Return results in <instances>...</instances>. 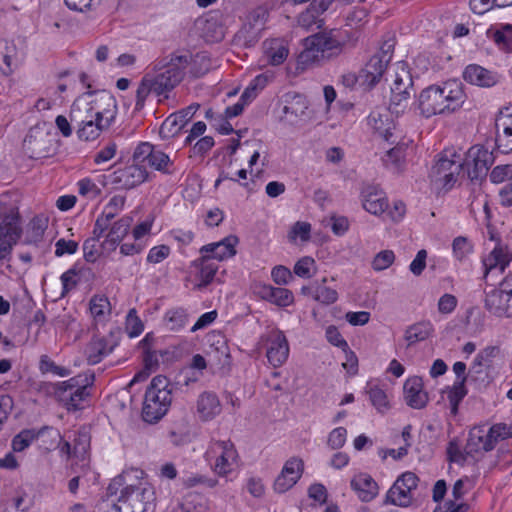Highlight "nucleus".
Wrapping results in <instances>:
<instances>
[{
  "label": "nucleus",
  "instance_id": "1",
  "mask_svg": "<svg viewBox=\"0 0 512 512\" xmlns=\"http://www.w3.org/2000/svg\"><path fill=\"white\" fill-rule=\"evenodd\" d=\"M192 61L189 51H176L156 60L153 66L155 74L147 73L138 85L135 109L144 107L150 93L167 99L168 94L183 81Z\"/></svg>",
  "mask_w": 512,
  "mask_h": 512
},
{
  "label": "nucleus",
  "instance_id": "2",
  "mask_svg": "<svg viewBox=\"0 0 512 512\" xmlns=\"http://www.w3.org/2000/svg\"><path fill=\"white\" fill-rule=\"evenodd\" d=\"M130 472H123L115 477L108 486L110 494L120 489L117 503L111 505L109 512H153L155 492L148 482L137 480L128 483Z\"/></svg>",
  "mask_w": 512,
  "mask_h": 512
},
{
  "label": "nucleus",
  "instance_id": "3",
  "mask_svg": "<svg viewBox=\"0 0 512 512\" xmlns=\"http://www.w3.org/2000/svg\"><path fill=\"white\" fill-rule=\"evenodd\" d=\"M464 101L461 82L449 80L423 89L418 97V108L422 116L429 118L453 113L462 107Z\"/></svg>",
  "mask_w": 512,
  "mask_h": 512
},
{
  "label": "nucleus",
  "instance_id": "4",
  "mask_svg": "<svg viewBox=\"0 0 512 512\" xmlns=\"http://www.w3.org/2000/svg\"><path fill=\"white\" fill-rule=\"evenodd\" d=\"M104 102L107 108L102 111L95 110L89 104L83 107L77 103L72 105L70 118L78 127L77 136L80 140H96L114 122L117 114L116 100L113 96L107 95Z\"/></svg>",
  "mask_w": 512,
  "mask_h": 512
},
{
  "label": "nucleus",
  "instance_id": "5",
  "mask_svg": "<svg viewBox=\"0 0 512 512\" xmlns=\"http://www.w3.org/2000/svg\"><path fill=\"white\" fill-rule=\"evenodd\" d=\"M173 385L162 375L155 376L148 385L142 407V418L153 424L161 420L172 403Z\"/></svg>",
  "mask_w": 512,
  "mask_h": 512
},
{
  "label": "nucleus",
  "instance_id": "6",
  "mask_svg": "<svg viewBox=\"0 0 512 512\" xmlns=\"http://www.w3.org/2000/svg\"><path fill=\"white\" fill-rule=\"evenodd\" d=\"M305 49L298 57V63L308 66L329 59L341 52L342 43L332 32L318 33L305 39Z\"/></svg>",
  "mask_w": 512,
  "mask_h": 512
},
{
  "label": "nucleus",
  "instance_id": "7",
  "mask_svg": "<svg viewBox=\"0 0 512 512\" xmlns=\"http://www.w3.org/2000/svg\"><path fill=\"white\" fill-rule=\"evenodd\" d=\"M482 429H474L469 434L465 451L467 454L484 450L492 451L499 441L512 437V424L497 423L492 425L486 434Z\"/></svg>",
  "mask_w": 512,
  "mask_h": 512
},
{
  "label": "nucleus",
  "instance_id": "8",
  "mask_svg": "<svg viewBox=\"0 0 512 512\" xmlns=\"http://www.w3.org/2000/svg\"><path fill=\"white\" fill-rule=\"evenodd\" d=\"M95 379L94 374L77 375L67 381L55 385V393L61 400H68L67 405L77 409L80 403L89 396V387Z\"/></svg>",
  "mask_w": 512,
  "mask_h": 512
},
{
  "label": "nucleus",
  "instance_id": "9",
  "mask_svg": "<svg viewBox=\"0 0 512 512\" xmlns=\"http://www.w3.org/2000/svg\"><path fill=\"white\" fill-rule=\"evenodd\" d=\"M463 169L468 177L474 180H482L488 174L489 168L494 163L493 153L482 145L472 146L466 153Z\"/></svg>",
  "mask_w": 512,
  "mask_h": 512
},
{
  "label": "nucleus",
  "instance_id": "10",
  "mask_svg": "<svg viewBox=\"0 0 512 512\" xmlns=\"http://www.w3.org/2000/svg\"><path fill=\"white\" fill-rule=\"evenodd\" d=\"M207 455L215 458L213 470L219 476H227L238 459L237 450L231 440L211 441Z\"/></svg>",
  "mask_w": 512,
  "mask_h": 512
},
{
  "label": "nucleus",
  "instance_id": "11",
  "mask_svg": "<svg viewBox=\"0 0 512 512\" xmlns=\"http://www.w3.org/2000/svg\"><path fill=\"white\" fill-rule=\"evenodd\" d=\"M419 478L413 472L401 474L386 494L385 504L407 507L412 502V491L418 486Z\"/></svg>",
  "mask_w": 512,
  "mask_h": 512
},
{
  "label": "nucleus",
  "instance_id": "12",
  "mask_svg": "<svg viewBox=\"0 0 512 512\" xmlns=\"http://www.w3.org/2000/svg\"><path fill=\"white\" fill-rule=\"evenodd\" d=\"M22 235L19 213L3 217L0 223V262L10 260L13 247Z\"/></svg>",
  "mask_w": 512,
  "mask_h": 512
},
{
  "label": "nucleus",
  "instance_id": "13",
  "mask_svg": "<svg viewBox=\"0 0 512 512\" xmlns=\"http://www.w3.org/2000/svg\"><path fill=\"white\" fill-rule=\"evenodd\" d=\"M395 79L391 87L390 108L396 113L397 107H405L411 94L414 92L413 80L410 72L406 70L404 64L398 66Z\"/></svg>",
  "mask_w": 512,
  "mask_h": 512
},
{
  "label": "nucleus",
  "instance_id": "14",
  "mask_svg": "<svg viewBox=\"0 0 512 512\" xmlns=\"http://www.w3.org/2000/svg\"><path fill=\"white\" fill-rule=\"evenodd\" d=\"M304 461L299 457L289 458L274 481L273 489L282 494L290 490L302 477Z\"/></svg>",
  "mask_w": 512,
  "mask_h": 512
},
{
  "label": "nucleus",
  "instance_id": "15",
  "mask_svg": "<svg viewBox=\"0 0 512 512\" xmlns=\"http://www.w3.org/2000/svg\"><path fill=\"white\" fill-rule=\"evenodd\" d=\"M147 176L145 167L132 164L115 170L110 176V182L116 189L129 190L143 183Z\"/></svg>",
  "mask_w": 512,
  "mask_h": 512
},
{
  "label": "nucleus",
  "instance_id": "16",
  "mask_svg": "<svg viewBox=\"0 0 512 512\" xmlns=\"http://www.w3.org/2000/svg\"><path fill=\"white\" fill-rule=\"evenodd\" d=\"M199 107L200 105L198 103H193L188 107L171 114L160 126V136L165 139L178 135L187 122L192 119Z\"/></svg>",
  "mask_w": 512,
  "mask_h": 512
},
{
  "label": "nucleus",
  "instance_id": "17",
  "mask_svg": "<svg viewBox=\"0 0 512 512\" xmlns=\"http://www.w3.org/2000/svg\"><path fill=\"white\" fill-rule=\"evenodd\" d=\"M461 170L464 169L460 157H458V160H451L447 156H441L432 167L431 175L436 181H442L444 187L451 188Z\"/></svg>",
  "mask_w": 512,
  "mask_h": 512
},
{
  "label": "nucleus",
  "instance_id": "18",
  "mask_svg": "<svg viewBox=\"0 0 512 512\" xmlns=\"http://www.w3.org/2000/svg\"><path fill=\"white\" fill-rule=\"evenodd\" d=\"M363 208L373 214L381 215L388 209V200L385 192L378 186L367 184L361 190Z\"/></svg>",
  "mask_w": 512,
  "mask_h": 512
},
{
  "label": "nucleus",
  "instance_id": "19",
  "mask_svg": "<svg viewBox=\"0 0 512 512\" xmlns=\"http://www.w3.org/2000/svg\"><path fill=\"white\" fill-rule=\"evenodd\" d=\"M510 108L500 111L495 121L496 145L502 153L512 152V118Z\"/></svg>",
  "mask_w": 512,
  "mask_h": 512
},
{
  "label": "nucleus",
  "instance_id": "20",
  "mask_svg": "<svg viewBox=\"0 0 512 512\" xmlns=\"http://www.w3.org/2000/svg\"><path fill=\"white\" fill-rule=\"evenodd\" d=\"M404 400L413 409H422L428 403V394L423 391V381L419 376L408 378L403 386Z\"/></svg>",
  "mask_w": 512,
  "mask_h": 512
},
{
  "label": "nucleus",
  "instance_id": "21",
  "mask_svg": "<svg viewBox=\"0 0 512 512\" xmlns=\"http://www.w3.org/2000/svg\"><path fill=\"white\" fill-rule=\"evenodd\" d=\"M239 239L235 235H228L221 241L204 245L200 249L202 255H209L210 260L215 259L223 261L227 258L233 257L236 254V245Z\"/></svg>",
  "mask_w": 512,
  "mask_h": 512
},
{
  "label": "nucleus",
  "instance_id": "22",
  "mask_svg": "<svg viewBox=\"0 0 512 512\" xmlns=\"http://www.w3.org/2000/svg\"><path fill=\"white\" fill-rule=\"evenodd\" d=\"M485 308L497 317L512 318L509 295L501 285L486 294Z\"/></svg>",
  "mask_w": 512,
  "mask_h": 512
},
{
  "label": "nucleus",
  "instance_id": "23",
  "mask_svg": "<svg viewBox=\"0 0 512 512\" xmlns=\"http://www.w3.org/2000/svg\"><path fill=\"white\" fill-rule=\"evenodd\" d=\"M132 221L131 217L124 216L115 221L112 225L110 224L108 228L109 231L104 241L101 243V248L107 253L115 251L120 242L128 234Z\"/></svg>",
  "mask_w": 512,
  "mask_h": 512
},
{
  "label": "nucleus",
  "instance_id": "24",
  "mask_svg": "<svg viewBox=\"0 0 512 512\" xmlns=\"http://www.w3.org/2000/svg\"><path fill=\"white\" fill-rule=\"evenodd\" d=\"M387 58L381 59L373 55L360 70V84L367 88H373L381 80L386 68Z\"/></svg>",
  "mask_w": 512,
  "mask_h": 512
},
{
  "label": "nucleus",
  "instance_id": "25",
  "mask_svg": "<svg viewBox=\"0 0 512 512\" xmlns=\"http://www.w3.org/2000/svg\"><path fill=\"white\" fill-rule=\"evenodd\" d=\"M351 489L356 493L362 502H370L379 492L376 481L367 473H359L355 475L350 482Z\"/></svg>",
  "mask_w": 512,
  "mask_h": 512
},
{
  "label": "nucleus",
  "instance_id": "26",
  "mask_svg": "<svg viewBox=\"0 0 512 512\" xmlns=\"http://www.w3.org/2000/svg\"><path fill=\"white\" fill-rule=\"evenodd\" d=\"M196 407L197 413L203 421L214 419L222 410L218 396L211 391H205L199 395Z\"/></svg>",
  "mask_w": 512,
  "mask_h": 512
},
{
  "label": "nucleus",
  "instance_id": "27",
  "mask_svg": "<svg viewBox=\"0 0 512 512\" xmlns=\"http://www.w3.org/2000/svg\"><path fill=\"white\" fill-rule=\"evenodd\" d=\"M289 345L285 335L281 332L276 333L267 349L266 356L268 361L274 366H281L288 358Z\"/></svg>",
  "mask_w": 512,
  "mask_h": 512
},
{
  "label": "nucleus",
  "instance_id": "28",
  "mask_svg": "<svg viewBox=\"0 0 512 512\" xmlns=\"http://www.w3.org/2000/svg\"><path fill=\"white\" fill-rule=\"evenodd\" d=\"M463 78L468 83L480 87H492L498 81L494 73L476 64L468 65L465 68Z\"/></svg>",
  "mask_w": 512,
  "mask_h": 512
},
{
  "label": "nucleus",
  "instance_id": "29",
  "mask_svg": "<svg viewBox=\"0 0 512 512\" xmlns=\"http://www.w3.org/2000/svg\"><path fill=\"white\" fill-rule=\"evenodd\" d=\"M259 296L279 307H287L294 301L293 293L282 287H273L271 285H262L258 290Z\"/></svg>",
  "mask_w": 512,
  "mask_h": 512
},
{
  "label": "nucleus",
  "instance_id": "30",
  "mask_svg": "<svg viewBox=\"0 0 512 512\" xmlns=\"http://www.w3.org/2000/svg\"><path fill=\"white\" fill-rule=\"evenodd\" d=\"M511 261L512 253L509 252L508 248L502 245H497L490 254L483 259L485 275L493 269H499L500 272H504L505 268Z\"/></svg>",
  "mask_w": 512,
  "mask_h": 512
},
{
  "label": "nucleus",
  "instance_id": "31",
  "mask_svg": "<svg viewBox=\"0 0 512 512\" xmlns=\"http://www.w3.org/2000/svg\"><path fill=\"white\" fill-rule=\"evenodd\" d=\"M50 431L55 434L56 437H58L60 440H62V437L60 433L57 430H54L52 427L49 426H43L39 430L35 429H24L21 432H19L17 435L14 436L12 439V448L15 452H22L27 447L30 446V444L43 435L45 432Z\"/></svg>",
  "mask_w": 512,
  "mask_h": 512
},
{
  "label": "nucleus",
  "instance_id": "32",
  "mask_svg": "<svg viewBox=\"0 0 512 512\" xmlns=\"http://www.w3.org/2000/svg\"><path fill=\"white\" fill-rule=\"evenodd\" d=\"M114 348L106 337L94 338L88 346L87 361L90 365L98 364L105 356L109 355Z\"/></svg>",
  "mask_w": 512,
  "mask_h": 512
},
{
  "label": "nucleus",
  "instance_id": "33",
  "mask_svg": "<svg viewBox=\"0 0 512 512\" xmlns=\"http://www.w3.org/2000/svg\"><path fill=\"white\" fill-rule=\"evenodd\" d=\"M432 332L433 325L428 321H421L409 326L404 334V339L407 341V347L426 340L431 336Z\"/></svg>",
  "mask_w": 512,
  "mask_h": 512
},
{
  "label": "nucleus",
  "instance_id": "34",
  "mask_svg": "<svg viewBox=\"0 0 512 512\" xmlns=\"http://www.w3.org/2000/svg\"><path fill=\"white\" fill-rule=\"evenodd\" d=\"M264 52L267 61L274 66L282 64L289 54L288 48L278 39L266 41L264 43Z\"/></svg>",
  "mask_w": 512,
  "mask_h": 512
},
{
  "label": "nucleus",
  "instance_id": "35",
  "mask_svg": "<svg viewBox=\"0 0 512 512\" xmlns=\"http://www.w3.org/2000/svg\"><path fill=\"white\" fill-rule=\"evenodd\" d=\"M194 265L200 267L198 273L200 283L197 284V288L202 289L213 281L218 266L210 261L209 255H202L198 260L194 261Z\"/></svg>",
  "mask_w": 512,
  "mask_h": 512
},
{
  "label": "nucleus",
  "instance_id": "36",
  "mask_svg": "<svg viewBox=\"0 0 512 512\" xmlns=\"http://www.w3.org/2000/svg\"><path fill=\"white\" fill-rule=\"evenodd\" d=\"M368 124L379 136L383 137L386 141H390L393 135V123L389 120L387 114L383 115L379 112L370 113L368 116Z\"/></svg>",
  "mask_w": 512,
  "mask_h": 512
},
{
  "label": "nucleus",
  "instance_id": "37",
  "mask_svg": "<svg viewBox=\"0 0 512 512\" xmlns=\"http://www.w3.org/2000/svg\"><path fill=\"white\" fill-rule=\"evenodd\" d=\"M43 135L35 128L30 129L29 133L23 141L25 152L31 158H41L45 156V149L42 148Z\"/></svg>",
  "mask_w": 512,
  "mask_h": 512
},
{
  "label": "nucleus",
  "instance_id": "38",
  "mask_svg": "<svg viewBox=\"0 0 512 512\" xmlns=\"http://www.w3.org/2000/svg\"><path fill=\"white\" fill-rule=\"evenodd\" d=\"M487 34L501 50L512 51V25L507 24L500 30H488Z\"/></svg>",
  "mask_w": 512,
  "mask_h": 512
},
{
  "label": "nucleus",
  "instance_id": "39",
  "mask_svg": "<svg viewBox=\"0 0 512 512\" xmlns=\"http://www.w3.org/2000/svg\"><path fill=\"white\" fill-rule=\"evenodd\" d=\"M500 350L497 346H487L481 350L474 359L470 372L482 373L484 365L489 366L492 359L499 354Z\"/></svg>",
  "mask_w": 512,
  "mask_h": 512
},
{
  "label": "nucleus",
  "instance_id": "40",
  "mask_svg": "<svg viewBox=\"0 0 512 512\" xmlns=\"http://www.w3.org/2000/svg\"><path fill=\"white\" fill-rule=\"evenodd\" d=\"M103 237V235H96L92 233V237L86 239L83 243V253L84 259L87 262L94 263L102 252H105L101 248V244L98 245L99 240Z\"/></svg>",
  "mask_w": 512,
  "mask_h": 512
},
{
  "label": "nucleus",
  "instance_id": "41",
  "mask_svg": "<svg viewBox=\"0 0 512 512\" xmlns=\"http://www.w3.org/2000/svg\"><path fill=\"white\" fill-rule=\"evenodd\" d=\"M320 13L310 4L308 8L302 12L298 17V24L309 30L316 26L320 28L322 26L323 20L320 19Z\"/></svg>",
  "mask_w": 512,
  "mask_h": 512
},
{
  "label": "nucleus",
  "instance_id": "42",
  "mask_svg": "<svg viewBox=\"0 0 512 512\" xmlns=\"http://www.w3.org/2000/svg\"><path fill=\"white\" fill-rule=\"evenodd\" d=\"M148 164L157 171H160L164 174H171V170L169 169L173 162L170 160L169 156L164 152L155 149L148 159Z\"/></svg>",
  "mask_w": 512,
  "mask_h": 512
},
{
  "label": "nucleus",
  "instance_id": "43",
  "mask_svg": "<svg viewBox=\"0 0 512 512\" xmlns=\"http://www.w3.org/2000/svg\"><path fill=\"white\" fill-rule=\"evenodd\" d=\"M73 457L84 460L90 448V436L86 431H78L73 439Z\"/></svg>",
  "mask_w": 512,
  "mask_h": 512
},
{
  "label": "nucleus",
  "instance_id": "44",
  "mask_svg": "<svg viewBox=\"0 0 512 512\" xmlns=\"http://www.w3.org/2000/svg\"><path fill=\"white\" fill-rule=\"evenodd\" d=\"M404 157L405 151L403 147L395 146L386 152L383 162L387 167L399 171L403 165Z\"/></svg>",
  "mask_w": 512,
  "mask_h": 512
},
{
  "label": "nucleus",
  "instance_id": "45",
  "mask_svg": "<svg viewBox=\"0 0 512 512\" xmlns=\"http://www.w3.org/2000/svg\"><path fill=\"white\" fill-rule=\"evenodd\" d=\"M366 392L369 395L371 404L380 412H383L388 408L387 395L376 385H367Z\"/></svg>",
  "mask_w": 512,
  "mask_h": 512
},
{
  "label": "nucleus",
  "instance_id": "46",
  "mask_svg": "<svg viewBox=\"0 0 512 512\" xmlns=\"http://www.w3.org/2000/svg\"><path fill=\"white\" fill-rule=\"evenodd\" d=\"M165 319L170 330L178 331L183 328L187 322L186 310L183 308L171 309L167 311Z\"/></svg>",
  "mask_w": 512,
  "mask_h": 512
},
{
  "label": "nucleus",
  "instance_id": "47",
  "mask_svg": "<svg viewBox=\"0 0 512 512\" xmlns=\"http://www.w3.org/2000/svg\"><path fill=\"white\" fill-rule=\"evenodd\" d=\"M312 298L324 305H330L337 301L338 293L335 289L317 284L313 290Z\"/></svg>",
  "mask_w": 512,
  "mask_h": 512
},
{
  "label": "nucleus",
  "instance_id": "48",
  "mask_svg": "<svg viewBox=\"0 0 512 512\" xmlns=\"http://www.w3.org/2000/svg\"><path fill=\"white\" fill-rule=\"evenodd\" d=\"M39 370L41 373H52L60 377H66L71 374L70 369L58 366L48 355H42L39 361Z\"/></svg>",
  "mask_w": 512,
  "mask_h": 512
},
{
  "label": "nucleus",
  "instance_id": "49",
  "mask_svg": "<svg viewBox=\"0 0 512 512\" xmlns=\"http://www.w3.org/2000/svg\"><path fill=\"white\" fill-rule=\"evenodd\" d=\"M118 213L110 210L105 206L103 212L97 217L92 233L96 235H104L105 231L110 227L111 221Z\"/></svg>",
  "mask_w": 512,
  "mask_h": 512
},
{
  "label": "nucleus",
  "instance_id": "50",
  "mask_svg": "<svg viewBox=\"0 0 512 512\" xmlns=\"http://www.w3.org/2000/svg\"><path fill=\"white\" fill-rule=\"evenodd\" d=\"M268 79V76L264 74L256 76L243 91V99H248L250 102L255 99L258 92L266 87Z\"/></svg>",
  "mask_w": 512,
  "mask_h": 512
},
{
  "label": "nucleus",
  "instance_id": "51",
  "mask_svg": "<svg viewBox=\"0 0 512 512\" xmlns=\"http://www.w3.org/2000/svg\"><path fill=\"white\" fill-rule=\"evenodd\" d=\"M208 342L211 347H214L216 353L218 354V360L222 361V358H229V348L226 343L225 337L221 333L213 332L208 336Z\"/></svg>",
  "mask_w": 512,
  "mask_h": 512
},
{
  "label": "nucleus",
  "instance_id": "52",
  "mask_svg": "<svg viewBox=\"0 0 512 512\" xmlns=\"http://www.w3.org/2000/svg\"><path fill=\"white\" fill-rule=\"evenodd\" d=\"M452 250L455 258L462 261L473 251V246L466 237L458 236L453 240Z\"/></svg>",
  "mask_w": 512,
  "mask_h": 512
},
{
  "label": "nucleus",
  "instance_id": "53",
  "mask_svg": "<svg viewBox=\"0 0 512 512\" xmlns=\"http://www.w3.org/2000/svg\"><path fill=\"white\" fill-rule=\"evenodd\" d=\"M395 260V254L392 250H382L377 253L372 261V268L375 271H383L390 267Z\"/></svg>",
  "mask_w": 512,
  "mask_h": 512
},
{
  "label": "nucleus",
  "instance_id": "54",
  "mask_svg": "<svg viewBox=\"0 0 512 512\" xmlns=\"http://www.w3.org/2000/svg\"><path fill=\"white\" fill-rule=\"evenodd\" d=\"M143 323L140 318L137 316V312L135 309L129 310L126 316V331L129 337H137L143 331Z\"/></svg>",
  "mask_w": 512,
  "mask_h": 512
},
{
  "label": "nucleus",
  "instance_id": "55",
  "mask_svg": "<svg viewBox=\"0 0 512 512\" xmlns=\"http://www.w3.org/2000/svg\"><path fill=\"white\" fill-rule=\"evenodd\" d=\"M90 311L95 318H101L110 311V303L105 296H94L90 300Z\"/></svg>",
  "mask_w": 512,
  "mask_h": 512
},
{
  "label": "nucleus",
  "instance_id": "56",
  "mask_svg": "<svg viewBox=\"0 0 512 512\" xmlns=\"http://www.w3.org/2000/svg\"><path fill=\"white\" fill-rule=\"evenodd\" d=\"M307 109L308 103L305 97L296 95L293 98V101L284 107V112L286 114H292L296 117H302L305 115Z\"/></svg>",
  "mask_w": 512,
  "mask_h": 512
},
{
  "label": "nucleus",
  "instance_id": "57",
  "mask_svg": "<svg viewBox=\"0 0 512 512\" xmlns=\"http://www.w3.org/2000/svg\"><path fill=\"white\" fill-rule=\"evenodd\" d=\"M346 437H347L346 428L337 427L329 433L328 439H327V445L333 450L340 449L345 445Z\"/></svg>",
  "mask_w": 512,
  "mask_h": 512
},
{
  "label": "nucleus",
  "instance_id": "58",
  "mask_svg": "<svg viewBox=\"0 0 512 512\" xmlns=\"http://www.w3.org/2000/svg\"><path fill=\"white\" fill-rule=\"evenodd\" d=\"M78 191L81 196L89 199H95L101 194V189L89 178L78 182Z\"/></svg>",
  "mask_w": 512,
  "mask_h": 512
},
{
  "label": "nucleus",
  "instance_id": "59",
  "mask_svg": "<svg viewBox=\"0 0 512 512\" xmlns=\"http://www.w3.org/2000/svg\"><path fill=\"white\" fill-rule=\"evenodd\" d=\"M11 49L7 44L0 45V71L8 76L13 72V59Z\"/></svg>",
  "mask_w": 512,
  "mask_h": 512
},
{
  "label": "nucleus",
  "instance_id": "60",
  "mask_svg": "<svg viewBox=\"0 0 512 512\" xmlns=\"http://www.w3.org/2000/svg\"><path fill=\"white\" fill-rule=\"evenodd\" d=\"M512 179V164L498 165L490 173V180L493 183H502Z\"/></svg>",
  "mask_w": 512,
  "mask_h": 512
},
{
  "label": "nucleus",
  "instance_id": "61",
  "mask_svg": "<svg viewBox=\"0 0 512 512\" xmlns=\"http://www.w3.org/2000/svg\"><path fill=\"white\" fill-rule=\"evenodd\" d=\"M77 275L78 272L75 268H71L61 275L60 279L62 282V297L66 296L72 289L77 286L78 281L75 279Z\"/></svg>",
  "mask_w": 512,
  "mask_h": 512
},
{
  "label": "nucleus",
  "instance_id": "62",
  "mask_svg": "<svg viewBox=\"0 0 512 512\" xmlns=\"http://www.w3.org/2000/svg\"><path fill=\"white\" fill-rule=\"evenodd\" d=\"M447 457L450 462H455L458 464H463L466 461V456L461 451L457 439H452L449 441L447 446Z\"/></svg>",
  "mask_w": 512,
  "mask_h": 512
},
{
  "label": "nucleus",
  "instance_id": "63",
  "mask_svg": "<svg viewBox=\"0 0 512 512\" xmlns=\"http://www.w3.org/2000/svg\"><path fill=\"white\" fill-rule=\"evenodd\" d=\"M311 225L307 222H296L291 231L289 232V239L291 241L296 240L297 237H300L301 240L306 241L310 237Z\"/></svg>",
  "mask_w": 512,
  "mask_h": 512
},
{
  "label": "nucleus",
  "instance_id": "64",
  "mask_svg": "<svg viewBox=\"0 0 512 512\" xmlns=\"http://www.w3.org/2000/svg\"><path fill=\"white\" fill-rule=\"evenodd\" d=\"M78 250V243L74 240L61 238L55 243V255L61 257L65 254H74Z\"/></svg>",
  "mask_w": 512,
  "mask_h": 512
}]
</instances>
